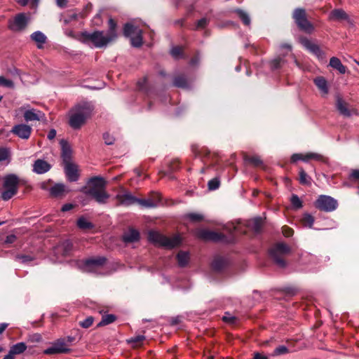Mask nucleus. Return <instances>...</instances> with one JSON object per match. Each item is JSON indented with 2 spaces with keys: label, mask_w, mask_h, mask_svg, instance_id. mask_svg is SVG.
<instances>
[{
  "label": "nucleus",
  "mask_w": 359,
  "mask_h": 359,
  "mask_svg": "<svg viewBox=\"0 0 359 359\" xmlns=\"http://www.w3.org/2000/svg\"><path fill=\"white\" fill-rule=\"evenodd\" d=\"M330 18L333 20H346L348 15L344 10L338 8L331 11Z\"/></svg>",
  "instance_id": "obj_29"
},
{
  "label": "nucleus",
  "mask_w": 359,
  "mask_h": 359,
  "mask_svg": "<svg viewBox=\"0 0 359 359\" xmlns=\"http://www.w3.org/2000/svg\"><path fill=\"white\" fill-rule=\"evenodd\" d=\"M65 165V172L68 180L70 182H76L79 177L77 166L71 162L66 163Z\"/></svg>",
  "instance_id": "obj_16"
},
{
  "label": "nucleus",
  "mask_w": 359,
  "mask_h": 359,
  "mask_svg": "<svg viewBox=\"0 0 359 359\" xmlns=\"http://www.w3.org/2000/svg\"><path fill=\"white\" fill-rule=\"evenodd\" d=\"M335 106L339 114L344 117H350L353 114L356 116L358 115L357 109L355 108H351L350 104L339 95L336 97Z\"/></svg>",
  "instance_id": "obj_12"
},
{
  "label": "nucleus",
  "mask_w": 359,
  "mask_h": 359,
  "mask_svg": "<svg viewBox=\"0 0 359 359\" xmlns=\"http://www.w3.org/2000/svg\"><path fill=\"white\" fill-rule=\"evenodd\" d=\"M116 199L118 201V205L130 206L137 203V198L133 196L130 192L123 194H117Z\"/></svg>",
  "instance_id": "obj_15"
},
{
  "label": "nucleus",
  "mask_w": 359,
  "mask_h": 359,
  "mask_svg": "<svg viewBox=\"0 0 359 359\" xmlns=\"http://www.w3.org/2000/svg\"><path fill=\"white\" fill-rule=\"evenodd\" d=\"M191 149L196 157L206 158L208 157L210 154V151L208 148H200L196 144H192Z\"/></svg>",
  "instance_id": "obj_27"
},
{
  "label": "nucleus",
  "mask_w": 359,
  "mask_h": 359,
  "mask_svg": "<svg viewBox=\"0 0 359 359\" xmlns=\"http://www.w3.org/2000/svg\"><path fill=\"white\" fill-rule=\"evenodd\" d=\"M71 351V349L67 348V344L66 339L60 338L54 341L52 346L43 351V353L46 355H55L60 353H68Z\"/></svg>",
  "instance_id": "obj_11"
},
{
  "label": "nucleus",
  "mask_w": 359,
  "mask_h": 359,
  "mask_svg": "<svg viewBox=\"0 0 359 359\" xmlns=\"http://www.w3.org/2000/svg\"><path fill=\"white\" fill-rule=\"evenodd\" d=\"M29 18L25 13L17 14L13 20L8 21V27L13 32L24 30L28 25Z\"/></svg>",
  "instance_id": "obj_10"
},
{
  "label": "nucleus",
  "mask_w": 359,
  "mask_h": 359,
  "mask_svg": "<svg viewBox=\"0 0 359 359\" xmlns=\"http://www.w3.org/2000/svg\"><path fill=\"white\" fill-rule=\"evenodd\" d=\"M60 144L61 146V157L64 163L71 162L72 151L69 143L67 140L62 139Z\"/></svg>",
  "instance_id": "obj_17"
},
{
  "label": "nucleus",
  "mask_w": 359,
  "mask_h": 359,
  "mask_svg": "<svg viewBox=\"0 0 359 359\" xmlns=\"http://www.w3.org/2000/svg\"><path fill=\"white\" fill-rule=\"evenodd\" d=\"M76 225L79 229L83 231H88L95 227V225L88 221L83 216L80 217L76 221Z\"/></svg>",
  "instance_id": "obj_33"
},
{
  "label": "nucleus",
  "mask_w": 359,
  "mask_h": 359,
  "mask_svg": "<svg viewBox=\"0 0 359 359\" xmlns=\"http://www.w3.org/2000/svg\"><path fill=\"white\" fill-rule=\"evenodd\" d=\"M300 43L310 53L316 55L318 57H323L324 55L323 51L320 49L318 44L313 43L306 36H301L299 38Z\"/></svg>",
  "instance_id": "obj_13"
},
{
  "label": "nucleus",
  "mask_w": 359,
  "mask_h": 359,
  "mask_svg": "<svg viewBox=\"0 0 359 359\" xmlns=\"http://www.w3.org/2000/svg\"><path fill=\"white\" fill-rule=\"evenodd\" d=\"M80 41L84 43L91 42L96 48L104 47L111 41L107 34L104 36V32L99 30L92 33L82 32L80 34Z\"/></svg>",
  "instance_id": "obj_5"
},
{
  "label": "nucleus",
  "mask_w": 359,
  "mask_h": 359,
  "mask_svg": "<svg viewBox=\"0 0 359 359\" xmlns=\"http://www.w3.org/2000/svg\"><path fill=\"white\" fill-rule=\"evenodd\" d=\"M348 180L354 182H359V170H352L349 174Z\"/></svg>",
  "instance_id": "obj_53"
},
{
  "label": "nucleus",
  "mask_w": 359,
  "mask_h": 359,
  "mask_svg": "<svg viewBox=\"0 0 359 359\" xmlns=\"http://www.w3.org/2000/svg\"><path fill=\"white\" fill-rule=\"evenodd\" d=\"M140 236L137 230L133 228L123 235V241L126 243H132L140 240Z\"/></svg>",
  "instance_id": "obj_21"
},
{
  "label": "nucleus",
  "mask_w": 359,
  "mask_h": 359,
  "mask_svg": "<svg viewBox=\"0 0 359 359\" xmlns=\"http://www.w3.org/2000/svg\"><path fill=\"white\" fill-rule=\"evenodd\" d=\"M93 9V4L91 3H88L85 7L83 8V11L79 13V15L81 18H86L88 13L92 11Z\"/></svg>",
  "instance_id": "obj_52"
},
{
  "label": "nucleus",
  "mask_w": 359,
  "mask_h": 359,
  "mask_svg": "<svg viewBox=\"0 0 359 359\" xmlns=\"http://www.w3.org/2000/svg\"><path fill=\"white\" fill-rule=\"evenodd\" d=\"M177 260L180 267H185L189 261V253L184 251H180L177 255Z\"/></svg>",
  "instance_id": "obj_36"
},
{
  "label": "nucleus",
  "mask_w": 359,
  "mask_h": 359,
  "mask_svg": "<svg viewBox=\"0 0 359 359\" xmlns=\"http://www.w3.org/2000/svg\"><path fill=\"white\" fill-rule=\"evenodd\" d=\"M44 117V114L41 111L35 109H29L25 111L24 118L26 121H40Z\"/></svg>",
  "instance_id": "obj_25"
},
{
  "label": "nucleus",
  "mask_w": 359,
  "mask_h": 359,
  "mask_svg": "<svg viewBox=\"0 0 359 359\" xmlns=\"http://www.w3.org/2000/svg\"><path fill=\"white\" fill-rule=\"evenodd\" d=\"M314 217L311 215L305 213L301 219V222L304 226L311 228L314 223Z\"/></svg>",
  "instance_id": "obj_42"
},
{
  "label": "nucleus",
  "mask_w": 359,
  "mask_h": 359,
  "mask_svg": "<svg viewBox=\"0 0 359 359\" xmlns=\"http://www.w3.org/2000/svg\"><path fill=\"white\" fill-rule=\"evenodd\" d=\"M64 252L63 254L65 255H67L72 250L73 248V244L69 241H66L63 243Z\"/></svg>",
  "instance_id": "obj_55"
},
{
  "label": "nucleus",
  "mask_w": 359,
  "mask_h": 359,
  "mask_svg": "<svg viewBox=\"0 0 359 359\" xmlns=\"http://www.w3.org/2000/svg\"><path fill=\"white\" fill-rule=\"evenodd\" d=\"M142 30L137 26L134 25L132 23L127 22L123 25V34L125 37H131L136 35Z\"/></svg>",
  "instance_id": "obj_24"
},
{
  "label": "nucleus",
  "mask_w": 359,
  "mask_h": 359,
  "mask_svg": "<svg viewBox=\"0 0 359 359\" xmlns=\"http://www.w3.org/2000/svg\"><path fill=\"white\" fill-rule=\"evenodd\" d=\"M107 262L104 257H97L87 259L84 261V266L89 269L104 266Z\"/></svg>",
  "instance_id": "obj_19"
},
{
  "label": "nucleus",
  "mask_w": 359,
  "mask_h": 359,
  "mask_svg": "<svg viewBox=\"0 0 359 359\" xmlns=\"http://www.w3.org/2000/svg\"><path fill=\"white\" fill-rule=\"evenodd\" d=\"M180 168V163L178 160H173L169 164V170L170 172H174L179 170Z\"/></svg>",
  "instance_id": "obj_56"
},
{
  "label": "nucleus",
  "mask_w": 359,
  "mask_h": 359,
  "mask_svg": "<svg viewBox=\"0 0 359 359\" xmlns=\"http://www.w3.org/2000/svg\"><path fill=\"white\" fill-rule=\"evenodd\" d=\"M149 198L151 200H153L156 203V207L161 200V196L160 194H158V193L151 192L150 194Z\"/></svg>",
  "instance_id": "obj_57"
},
{
  "label": "nucleus",
  "mask_w": 359,
  "mask_h": 359,
  "mask_svg": "<svg viewBox=\"0 0 359 359\" xmlns=\"http://www.w3.org/2000/svg\"><path fill=\"white\" fill-rule=\"evenodd\" d=\"M316 208L320 211L330 212L338 207V202L334 198L327 195H320L314 203Z\"/></svg>",
  "instance_id": "obj_9"
},
{
  "label": "nucleus",
  "mask_w": 359,
  "mask_h": 359,
  "mask_svg": "<svg viewBox=\"0 0 359 359\" xmlns=\"http://www.w3.org/2000/svg\"><path fill=\"white\" fill-rule=\"evenodd\" d=\"M65 192V186L63 184H55L50 189V194L55 198L62 197Z\"/></svg>",
  "instance_id": "obj_31"
},
{
  "label": "nucleus",
  "mask_w": 359,
  "mask_h": 359,
  "mask_svg": "<svg viewBox=\"0 0 359 359\" xmlns=\"http://www.w3.org/2000/svg\"><path fill=\"white\" fill-rule=\"evenodd\" d=\"M93 109V105L88 102L75 105L69 111L68 121L69 126L74 130L80 129L91 116Z\"/></svg>",
  "instance_id": "obj_2"
},
{
  "label": "nucleus",
  "mask_w": 359,
  "mask_h": 359,
  "mask_svg": "<svg viewBox=\"0 0 359 359\" xmlns=\"http://www.w3.org/2000/svg\"><path fill=\"white\" fill-rule=\"evenodd\" d=\"M50 165L44 160L37 159L33 165V170L37 174H43L50 169Z\"/></svg>",
  "instance_id": "obj_20"
},
{
  "label": "nucleus",
  "mask_w": 359,
  "mask_h": 359,
  "mask_svg": "<svg viewBox=\"0 0 359 359\" xmlns=\"http://www.w3.org/2000/svg\"><path fill=\"white\" fill-rule=\"evenodd\" d=\"M27 349V345L24 342H19L14 345H13L9 351L11 353H12L14 356L15 355H19L22 353H24Z\"/></svg>",
  "instance_id": "obj_38"
},
{
  "label": "nucleus",
  "mask_w": 359,
  "mask_h": 359,
  "mask_svg": "<svg viewBox=\"0 0 359 359\" xmlns=\"http://www.w3.org/2000/svg\"><path fill=\"white\" fill-rule=\"evenodd\" d=\"M330 66L333 69H337L341 74H345L346 72V67L344 66L341 60L336 57H332L330 60Z\"/></svg>",
  "instance_id": "obj_30"
},
{
  "label": "nucleus",
  "mask_w": 359,
  "mask_h": 359,
  "mask_svg": "<svg viewBox=\"0 0 359 359\" xmlns=\"http://www.w3.org/2000/svg\"><path fill=\"white\" fill-rule=\"evenodd\" d=\"M108 25H109V29H108L107 35L109 39H111V41H113L116 40L118 36L117 32H116L117 24H116V22L114 19L109 18V20L108 21Z\"/></svg>",
  "instance_id": "obj_28"
},
{
  "label": "nucleus",
  "mask_w": 359,
  "mask_h": 359,
  "mask_svg": "<svg viewBox=\"0 0 359 359\" xmlns=\"http://www.w3.org/2000/svg\"><path fill=\"white\" fill-rule=\"evenodd\" d=\"M173 86L177 88H186L188 87L187 79L184 74H180L174 77Z\"/></svg>",
  "instance_id": "obj_35"
},
{
  "label": "nucleus",
  "mask_w": 359,
  "mask_h": 359,
  "mask_svg": "<svg viewBox=\"0 0 359 359\" xmlns=\"http://www.w3.org/2000/svg\"><path fill=\"white\" fill-rule=\"evenodd\" d=\"M186 217L193 222H199L203 220V216L198 213H189Z\"/></svg>",
  "instance_id": "obj_47"
},
{
  "label": "nucleus",
  "mask_w": 359,
  "mask_h": 359,
  "mask_svg": "<svg viewBox=\"0 0 359 359\" xmlns=\"http://www.w3.org/2000/svg\"><path fill=\"white\" fill-rule=\"evenodd\" d=\"M20 184L19 177L15 174H8L4 178L3 187L5 190L1 193V198L4 201H8L13 197L18 190Z\"/></svg>",
  "instance_id": "obj_6"
},
{
  "label": "nucleus",
  "mask_w": 359,
  "mask_h": 359,
  "mask_svg": "<svg viewBox=\"0 0 359 359\" xmlns=\"http://www.w3.org/2000/svg\"><path fill=\"white\" fill-rule=\"evenodd\" d=\"M283 233L285 237H290L294 233V230L287 226H283Z\"/></svg>",
  "instance_id": "obj_61"
},
{
  "label": "nucleus",
  "mask_w": 359,
  "mask_h": 359,
  "mask_svg": "<svg viewBox=\"0 0 359 359\" xmlns=\"http://www.w3.org/2000/svg\"><path fill=\"white\" fill-rule=\"evenodd\" d=\"M220 182L218 178L215 177L208 182V186L210 190H216L219 187Z\"/></svg>",
  "instance_id": "obj_50"
},
{
  "label": "nucleus",
  "mask_w": 359,
  "mask_h": 359,
  "mask_svg": "<svg viewBox=\"0 0 359 359\" xmlns=\"http://www.w3.org/2000/svg\"><path fill=\"white\" fill-rule=\"evenodd\" d=\"M143 31L139 32L136 35H134L130 38V43L131 46L135 48H140L143 44V38H142Z\"/></svg>",
  "instance_id": "obj_40"
},
{
  "label": "nucleus",
  "mask_w": 359,
  "mask_h": 359,
  "mask_svg": "<svg viewBox=\"0 0 359 359\" xmlns=\"http://www.w3.org/2000/svg\"><path fill=\"white\" fill-rule=\"evenodd\" d=\"M287 55V53L280 54L273 60H271L269 62L270 69L272 71H276L280 69L283 68L287 63V60L285 57Z\"/></svg>",
  "instance_id": "obj_18"
},
{
  "label": "nucleus",
  "mask_w": 359,
  "mask_h": 359,
  "mask_svg": "<svg viewBox=\"0 0 359 359\" xmlns=\"http://www.w3.org/2000/svg\"><path fill=\"white\" fill-rule=\"evenodd\" d=\"M144 340L145 337L144 335H138L130 338L128 340V342L131 344L133 348H138L142 344Z\"/></svg>",
  "instance_id": "obj_43"
},
{
  "label": "nucleus",
  "mask_w": 359,
  "mask_h": 359,
  "mask_svg": "<svg viewBox=\"0 0 359 359\" xmlns=\"http://www.w3.org/2000/svg\"><path fill=\"white\" fill-rule=\"evenodd\" d=\"M264 225V221L262 217H255L248 221L247 226L256 233H259Z\"/></svg>",
  "instance_id": "obj_23"
},
{
  "label": "nucleus",
  "mask_w": 359,
  "mask_h": 359,
  "mask_svg": "<svg viewBox=\"0 0 359 359\" xmlns=\"http://www.w3.org/2000/svg\"><path fill=\"white\" fill-rule=\"evenodd\" d=\"M291 252L288 245L285 243H277L269 250V254L273 263L279 268L284 269L287 266L285 257Z\"/></svg>",
  "instance_id": "obj_4"
},
{
  "label": "nucleus",
  "mask_w": 359,
  "mask_h": 359,
  "mask_svg": "<svg viewBox=\"0 0 359 359\" xmlns=\"http://www.w3.org/2000/svg\"><path fill=\"white\" fill-rule=\"evenodd\" d=\"M8 157V151L5 148H0V161H5Z\"/></svg>",
  "instance_id": "obj_64"
},
{
  "label": "nucleus",
  "mask_w": 359,
  "mask_h": 359,
  "mask_svg": "<svg viewBox=\"0 0 359 359\" xmlns=\"http://www.w3.org/2000/svg\"><path fill=\"white\" fill-rule=\"evenodd\" d=\"M16 258L18 259H21L23 263L32 262L34 259L33 257L26 255H18L16 256Z\"/></svg>",
  "instance_id": "obj_58"
},
{
  "label": "nucleus",
  "mask_w": 359,
  "mask_h": 359,
  "mask_svg": "<svg viewBox=\"0 0 359 359\" xmlns=\"http://www.w3.org/2000/svg\"><path fill=\"white\" fill-rule=\"evenodd\" d=\"M137 203L142 206L147 207V208H155L156 207V203L151 200L150 198L148 199H140L137 198Z\"/></svg>",
  "instance_id": "obj_45"
},
{
  "label": "nucleus",
  "mask_w": 359,
  "mask_h": 359,
  "mask_svg": "<svg viewBox=\"0 0 359 359\" xmlns=\"http://www.w3.org/2000/svg\"><path fill=\"white\" fill-rule=\"evenodd\" d=\"M226 264V260L224 258L218 257L214 259L211 264V266L214 271L219 273L225 269Z\"/></svg>",
  "instance_id": "obj_26"
},
{
  "label": "nucleus",
  "mask_w": 359,
  "mask_h": 359,
  "mask_svg": "<svg viewBox=\"0 0 359 359\" xmlns=\"http://www.w3.org/2000/svg\"><path fill=\"white\" fill-rule=\"evenodd\" d=\"M281 291L287 296H293L296 294V290L293 287H285Z\"/></svg>",
  "instance_id": "obj_63"
},
{
  "label": "nucleus",
  "mask_w": 359,
  "mask_h": 359,
  "mask_svg": "<svg viewBox=\"0 0 359 359\" xmlns=\"http://www.w3.org/2000/svg\"><path fill=\"white\" fill-rule=\"evenodd\" d=\"M196 236L198 238L206 242L229 243L228 238L224 233L208 229H199L196 231Z\"/></svg>",
  "instance_id": "obj_8"
},
{
  "label": "nucleus",
  "mask_w": 359,
  "mask_h": 359,
  "mask_svg": "<svg viewBox=\"0 0 359 359\" xmlns=\"http://www.w3.org/2000/svg\"><path fill=\"white\" fill-rule=\"evenodd\" d=\"M299 181L301 184L303 185H310L311 184V177L306 174L305 170L303 168H300L299 170Z\"/></svg>",
  "instance_id": "obj_44"
},
{
  "label": "nucleus",
  "mask_w": 359,
  "mask_h": 359,
  "mask_svg": "<svg viewBox=\"0 0 359 359\" xmlns=\"http://www.w3.org/2000/svg\"><path fill=\"white\" fill-rule=\"evenodd\" d=\"M314 159L318 161L325 163L327 162V158L317 153H307L303 155L302 161H308L309 160Z\"/></svg>",
  "instance_id": "obj_37"
},
{
  "label": "nucleus",
  "mask_w": 359,
  "mask_h": 359,
  "mask_svg": "<svg viewBox=\"0 0 359 359\" xmlns=\"http://www.w3.org/2000/svg\"><path fill=\"white\" fill-rule=\"evenodd\" d=\"M148 239L154 244L168 249H173L180 246L182 243V238L180 235L168 237L158 231L153 230L149 231Z\"/></svg>",
  "instance_id": "obj_3"
},
{
  "label": "nucleus",
  "mask_w": 359,
  "mask_h": 359,
  "mask_svg": "<svg viewBox=\"0 0 359 359\" xmlns=\"http://www.w3.org/2000/svg\"><path fill=\"white\" fill-rule=\"evenodd\" d=\"M292 18L301 31L306 34H311L314 31V26L308 20L307 14L304 8H295L292 13Z\"/></svg>",
  "instance_id": "obj_7"
},
{
  "label": "nucleus",
  "mask_w": 359,
  "mask_h": 359,
  "mask_svg": "<svg viewBox=\"0 0 359 359\" xmlns=\"http://www.w3.org/2000/svg\"><path fill=\"white\" fill-rule=\"evenodd\" d=\"M243 159L246 164H249L254 167H262L263 166V161L260 158L259 156H249L247 153L243 152L242 154Z\"/></svg>",
  "instance_id": "obj_22"
},
{
  "label": "nucleus",
  "mask_w": 359,
  "mask_h": 359,
  "mask_svg": "<svg viewBox=\"0 0 359 359\" xmlns=\"http://www.w3.org/2000/svg\"><path fill=\"white\" fill-rule=\"evenodd\" d=\"M289 352L288 348L285 346H279L273 351L274 355H284Z\"/></svg>",
  "instance_id": "obj_51"
},
{
  "label": "nucleus",
  "mask_w": 359,
  "mask_h": 359,
  "mask_svg": "<svg viewBox=\"0 0 359 359\" xmlns=\"http://www.w3.org/2000/svg\"><path fill=\"white\" fill-rule=\"evenodd\" d=\"M314 83L322 92L325 94L328 93L327 83L324 77H316L314 79Z\"/></svg>",
  "instance_id": "obj_39"
},
{
  "label": "nucleus",
  "mask_w": 359,
  "mask_h": 359,
  "mask_svg": "<svg viewBox=\"0 0 359 359\" xmlns=\"http://www.w3.org/2000/svg\"><path fill=\"white\" fill-rule=\"evenodd\" d=\"M32 128L26 124H18L13 126L11 132L18 137L27 140L32 133Z\"/></svg>",
  "instance_id": "obj_14"
},
{
  "label": "nucleus",
  "mask_w": 359,
  "mask_h": 359,
  "mask_svg": "<svg viewBox=\"0 0 359 359\" xmlns=\"http://www.w3.org/2000/svg\"><path fill=\"white\" fill-rule=\"evenodd\" d=\"M233 12L241 19L244 25L249 26L250 25L251 20L247 12L241 8H236L233 11Z\"/></svg>",
  "instance_id": "obj_34"
},
{
  "label": "nucleus",
  "mask_w": 359,
  "mask_h": 359,
  "mask_svg": "<svg viewBox=\"0 0 359 359\" xmlns=\"http://www.w3.org/2000/svg\"><path fill=\"white\" fill-rule=\"evenodd\" d=\"M29 341L31 342H40L42 341V337L40 334L36 333L29 336Z\"/></svg>",
  "instance_id": "obj_59"
},
{
  "label": "nucleus",
  "mask_w": 359,
  "mask_h": 359,
  "mask_svg": "<svg viewBox=\"0 0 359 359\" xmlns=\"http://www.w3.org/2000/svg\"><path fill=\"white\" fill-rule=\"evenodd\" d=\"M170 53L173 57H177L182 53V49L180 46H174L171 49Z\"/></svg>",
  "instance_id": "obj_60"
},
{
  "label": "nucleus",
  "mask_w": 359,
  "mask_h": 359,
  "mask_svg": "<svg viewBox=\"0 0 359 359\" xmlns=\"http://www.w3.org/2000/svg\"><path fill=\"white\" fill-rule=\"evenodd\" d=\"M117 317L114 314H107L102 317L101 321L97 324V327H102L114 323Z\"/></svg>",
  "instance_id": "obj_41"
},
{
  "label": "nucleus",
  "mask_w": 359,
  "mask_h": 359,
  "mask_svg": "<svg viewBox=\"0 0 359 359\" xmlns=\"http://www.w3.org/2000/svg\"><path fill=\"white\" fill-rule=\"evenodd\" d=\"M103 140H104V143L107 145L113 144L115 141V138L109 133H104L103 134Z\"/></svg>",
  "instance_id": "obj_54"
},
{
  "label": "nucleus",
  "mask_w": 359,
  "mask_h": 359,
  "mask_svg": "<svg viewBox=\"0 0 359 359\" xmlns=\"http://www.w3.org/2000/svg\"><path fill=\"white\" fill-rule=\"evenodd\" d=\"M0 86L13 88L14 83L11 80L7 79L3 76H0Z\"/></svg>",
  "instance_id": "obj_48"
},
{
  "label": "nucleus",
  "mask_w": 359,
  "mask_h": 359,
  "mask_svg": "<svg viewBox=\"0 0 359 359\" xmlns=\"http://www.w3.org/2000/svg\"><path fill=\"white\" fill-rule=\"evenodd\" d=\"M290 201L292 206L296 209H299L302 207V202L296 194H292Z\"/></svg>",
  "instance_id": "obj_49"
},
{
  "label": "nucleus",
  "mask_w": 359,
  "mask_h": 359,
  "mask_svg": "<svg viewBox=\"0 0 359 359\" xmlns=\"http://www.w3.org/2000/svg\"><path fill=\"white\" fill-rule=\"evenodd\" d=\"M30 37L32 41H34L38 43L37 47L39 48H42V45L46 43V39H47V37L46 36V35L40 31H37V32L32 33L31 34Z\"/></svg>",
  "instance_id": "obj_32"
},
{
  "label": "nucleus",
  "mask_w": 359,
  "mask_h": 359,
  "mask_svg": "<svg viewBox=\"0 0 359 359\" xmlns=\"http://www.w3.org/2000/svg\"><path fill=\"white\" fill-rule=\"evenodd\" d=\"M94 321V318L93 316H88L85 320H81L79 322V325L83 328H88L90 327Z\"/></svg>",
  "instance_id": "obj_46"
},
{
  "label": "nucleus",
  "mask_w": 359,
  "mask_h": 359,
  "mask_svg": "<svg viewBox=\"0 0 359 359\" xmlns=\"http://www.w3.org/2000/svg\"><path fill=\"white\" fill-rule=\"evenodd\" d=\"M107 182L103 177L95 176L89 179L88 187H83L81 191L92 197L99 204H106L109 194L106 191Z\"/></svg>",
  "instance_id": "obj_1"
},
{
  "label": "nucleus",
  "mask_w": 359,
  "mask_h": 359,
  "mask_svg": "<svg viewBox=\"0 0 359 359\" xmlns=\"http://www.w3.org/2000/svg\"><path fill=\"white\" fill-rule=\"evenodd\" d=\"M208 20L205 18H203L197 21L196 29H203L208 25Z\"/></svg>",
  "instance_id": "obj_62"
}]
</instances>
